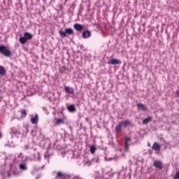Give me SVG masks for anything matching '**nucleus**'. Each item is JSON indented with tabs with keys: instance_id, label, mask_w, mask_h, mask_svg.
<instances>
[{
	"instance_id": "nucleus-10",
	"label": "nucleus",
	"mask_w": 179,
	"mask_h": 179,
	"mask_svg": "<svg viewBox=\"0 0 179 179\" xmlns=\"http://www.w3.org/2000/svg\"><path fill=\"white\" fill-rule=\"evenodd\" d=\"M152 150H155V152H160V149H162V146H160V144L155 142L152 145Z\"/></svg>"
},
{
	"instance_id": "nucleus-18",
	"label": "nucleus",
	"mask_w": 179,
	"mask_h": 179,
	"mask_svg": "<svg viewBox=\"0 0 179 179\" xmlns=\"http://www.w3.org/2000/svg\"><path fill=\"white\" fill-rule=\"evenodd\" d=\"M122 128V125L120 122L118 123V124L115 127V131L117 134H120L121 132V129Z\"/></svg>"
},
{
	"instance_id": "nucleus-15",
	"label": "nucleus",
	"mask_w": 179,
	"mask_h": 179,
	"mask_svg": "<svg viewBox=\"0 0 179 179\" xmlns=\"http://www.w3.org/2000/svg\"><path fill=\"white\" fill-rule=\"evenodd\" d=\"M67 110L69 113H75L76 111V108H75V105H70L67 106Z\"/></svg>"
},
{
	"instance_id": "nucleus-35",
	"label": "nucleus",
	"mask_w": 179,
	"mask_h": 179,
	"mask_svg": "<svg viewBox=\"0 0 179 179\" xmlns=\"http://www.w3.org/2000/svg\"><path fill=\"white\" fill-rule=\"evenodd\" d=\"M89 118H86V121H88Z\"/></svg>"
},
{
	"instance_id": "nucleus-19",
	"label": "nucleus",
	"mask_w": 179,
	"mask_h": 179,
	"mask_svg": "<svg viewBox=\"0 0 179 179\" xmlns=\"http://www.w3.org/2000/svg\"><path fill=\"white\" fill-rule=\"evenodd\" d=\"M24 37L26 38V40H31V38L33 37V36L31 35V34L29 33V32H25L24 34Z\"/></svg>"
},
{
	"instance_id": "nucleus-9",
	"label": "nucleus",
	"mask_w": 179,
	"mask_h": 179,
	"mask_svg": "<svg viewBox=\"0 0 179 179\" xmlns=\"http://www.w3.org/2000/svg\"><path fill=\"white\" fill-rule=\"evenodd\" d=\"M154 167L159 169V170H162L163 169V163L160 161L155 160L154 161Z\"/></svg>"
},
{
	"instance_id": "nucleus-30",
	"label": "nucleus",
	"mask_w": 179,
	"mask_h": 179,
	"mask_svg": "<svg viewBox=\"0 0 179 179\" xmlns=\"http://www.w3.org/2000/svg\"><path fill=\"white\" fill-rule=\"evenodd\" d=\"M29 149H30V146L29 145H25L24 150H29Z\"/></svg>"
},
{
	"instance_id": "nucleus-22",
	"label": "nucleus",
	"mask_w": 179,
	"mask_h": 179,
	"mask_svg": "<svg viewBox=\"0 0 179 179\" xmlns=\"http://www.w3.org/2000/svg\"><path fill=\"white\" fill-rule=\"evenodd\" d=\"M6 73V71L5 70V68L2 66H0V76H3Z\"/></svg>"
},
{
	"instance_id": "nucleus-16",
	"label": "nucleus",
	"mask_w": 179,
	"mask_h": 179,
	"mask_svg": "<svg viewBox=\"0 0 179 179\" xmlns=\"http://www.w3.org/2000/svg\"><path fill=\"white\" fill-rule=\"evenodd\" d=\"M153 117L152 116H150L143 120V125H146V124H149V122H151Z\"/></svg>"
},
{
	"instance_id": "nucleus-17",
	"label": "nucleus",
	"mask_w": 179,
	"mask_h": 179,
	"mask_svg": "<svg viewBox=\"0 0 179 179\" xmlns=\"http://www.w3.org/2000/svg\"><path fill=\"white\" fill-rule=\"evenodd\" d=\"M19 169L22 171H26V170H27V165L26 164H20L19 165Z\"/></svg>"
},
{
	"instance_id": "nucleus-21",
	"label": "nucleus",
	"mask_w": 179,
	"mask_h": 179,
	"mask_svg": "<svg viewBox=\"0 0 179 179\" xmlns=\"http://www.w3.org/2000/svg\"><path fill=\"white\" fill-rule=\"evenodd\" d=\"M62 124H64V120L55 119V125H62Z\"/></svg>"
},
{
	"instance_id": "nucleus-5",
	"label": "nucleus",
	"mask_w": 179,
	"mask_h": 179,
	"mask_svg": "<svg viewBox=\"0 0 179 179\" xmlns=\"http://www.w3.org/2000/svg\"><path fill=\"white\" fill-rule=\"evenodd\" d=\"M30 122L34 125H37V124H38V114L31 115Z\"/></svg>"
},
{
	"instance_id": "nucleus-33",
	"label": "nucleus",
	"mask_w": 179,
	"mask_h": 179,
	"mask_svg": "<svg viewBox=\"0 0 179 179\" xmlns=\"http://www.w3.org/2000/svg\"><path fill=\"white\" fill-rule=\"evenodd\" d=\"M148 146H149V148H150V143H148Z\"/></svg>"
},
{
	"instance_id": "nucleus-4",
	"label": "nucleus",
	"mask_w": 179,
	"mask_h": 179,
	"mask_svg": "<svg viewBox=\"0 0 179 179\" xmlns=\"http://www.w3.org/2000/svg\"><path fill=\"white\" fill-rule=\"evenodd\" d=\"M0 54L4 57H10V50L5 45H0Z\"/></svg>"
},
{
	"instance_id": "nucleus-26",
	"label": "nucleus",
	"mask_w": 179,
	"mask_h": 179,
	"mask_svg": "<svg viewBox=\"0 0 179 179\" xmlns=\"http://www.w3.org/2000/svg\"><path fill=\"white\" fill-rule=\"evenodd\" d=\"M21 115L22 117H26V115H27V113L26 112V110H21Z\"/></svg>"
},
{
	"instance_id": "nucleus-8",
	"label": "nucleus",
	"mask_w": 179,
	"mask_h": 179,
	"mask_svg": "<svg viewBox=\"0 0 179 179\" xmlns=\"http://www.w3.org/2000/svg\"><path fill=\"white\" fill-rule=\"evenodd\" d=\"M64 90L68 94H75V89H73V87L65 86Z\"/></svg>"
},
{
	"instance_id": "nucleus-23",
	"label": "nucleus",
	"mask_w": 179,
	"mask_h": 179,
	"mask_svg": "<svg viewBox=\"0 0 179 179\" xmlns=\"http://www.w3.org/2000/svg\"><path fill=\"white\" fill-rule=\"evenodd\" d=\"M27 41V40L26 39V38L24 36H21L20 38V43L21 44H26Z\"/></svg>"
},
{
	"instance_id": "nucleus-12",
	"label": "nucleus",
	"mask_w": 179,
	"mask_h": 179,
	"mask_svg": "<svg viewBox=\"0 0 179 179\" xmlns=\"http://www.w3.org/2000/svg\"><path fill=\"white\" fill-rule=\"evenodd\" d=\"M73 27L76 31H81L83 30V26L79 23H76L73 25Z\"/></svg>"
},
{
	"instance_id": "nucleus-27",
	"label": "nucleus",
	"mask_w": 179,
	"mask_h": 179,
	"mask_svg": "<svg viewBox=\"0 0 179 179\" xmlns=\"http://www.w3.org/2000/svg\"><path fill=\"white\" fill-rule=\"evenodd\" d=\"M31 134L32 136H36V135H37V130H36V129L31 130Z\"/></svg>"
},
{
	"instance_id": "nucleus-25",
	"label": "nucleus",
	"mask_w": 179,
	"mask_h": 179,
	"mask_svg": "<svg viewBox=\"0 0 179 179\" xmlns=\"http://www.w3.org/2000/svg\"><path fill=\"white\" fill-rule=\"evenodd\" d=\"M45 157V160H46L48 162V163L50 162V154H48V152H46L44 155Z\"/></svg>"
},
{
	"instance_id": "nucleus-31",
	"label": "nucleus",
	"mask_w": 179,
	"mask_h": 179,
	"mask_svg": "<svg viewBox=\"0 0 179 179\" xmlns=\"http://www.w3.org/2000/svg\"><path fill=\"white\" fill-rule=\"evenodd\" d=\"M25 129H26V132H29V129H28V127H25Z\"/></svg>"
},
{
	"instance_id": "nucleus-7",
	"label": "nucleus",
	"mask_w": 179,
	"mask_h": 179,
	"mask_svg": "<svg viewBox=\"0 0 179 179\" xmlns=\"http://www.w3.org/2000/svg\"><path fill=\"white\" fill-rule=\"evenodd\" d=\"M109 65H120L122 64L121 61L117 59H112L108 62Z\"/></svg>"
},
{
	"instance_id": "nucleus-34",
	"label": "nucleus",
	"mask_w": 179,
	"mask_h": 179,
	"mask_svg": "<svg viewBox=\"0 0 179 179\" xmlns=\"http://www.w3.org/2000/svg\"><path fill=\"white\" fill-rule=\"evenodd\" d=\"M0 138H2V133L0 132Z\"/></svg>"
},
{
	"instance_id": "nucleus-14",
	"label": "nucleus",
	"mask_w": 179,
	"mask_h": 179,
	"mask_svg": "<svg viewBox=\"0 0 179 179\" xmlns=\"http://www.w3.org/2000/svg\"><path fill=\"white\" fill-rule=\"evenodd\" d=\"M83 164H85V166H92V161L89 160L88 157H85L83 161Z\"/></svg>"
},
{
	"instance_id": "nucleus-6",
	"label": "nucleus",
	"mask_w": 179,
	"mask_h": 179,
	"mask_svg": "<svg viewBox=\"0 0 179 179\" xmlns=\"http://www.w3.org/2000/svg\"><path fill=\"white\" fill-rule=\"evenodd\" d=\"M131 139L129 137H125L124 138V150L126 152H128V150L129 149V143L131 142Z\"/></svg>"
},
{
	"instance_id": "nucleus-28",
	"label": "nucleus",
	"mask_w": 179,
	"mask_h": 179,
	"mask_svg": "<svg viewBox=\"0 0 179 179\" xmlns=\"http://www.w3.org/2000/svg\"><path fill=\"white\" fill-rule=\"evenodd\" d=\"M117 159H118V157H109V158H108V160L109 162H111V160H117Z\"/></svg>"
},
{
	"instance_id": "nucleus-32",
	"label": "nucleus",
	"mask_w": 179,
	"mask_h": 179,
	"mask_svg": "<svg viewBox=\"0 0 179 179\" xmlns=\"http://www.w3.org/2000/svg\"><path fill=\"white\" fill-rule=\"evenodd\" d=\"M177 96H179V91H176Z\"/></svg>"
},
{
	"instance_id": "nucleus-11",
	"label": "nucleus",
	"mask_w": 179,
	"mask_h": 179,
	"mask_svg": "<svg viewBox=\"0 0 179 179\" xmlns=\"http://www.w3.org/2000/svg\"><path fill=\"white\" fill-rule=\"evenodd\" d=\"M92 36V32L89 30L83 32V38H89Z\"/></svg>"
},
{
	"instance_id": "nucleus-20",
	"label": "nucleus",
	"mask_w": 179,
	"mask_h": 179,
	"mask_svg": "<svg viewBox=\"0 0 179 179\" xmlns=\"http://www.w3.org/2000/svg\"><path fill=\"white\" fill-rule=\"evenodd\" d=\"M137 107L138 110H142V111H146V106H145L143 103L137 104Z\"/></svg>"
},
{
	"instance_id": "nucleus-36",
	"label": "nucleus",
	"mask_w": 179,
	"mask_h": 179,
	"mask_svg": "<svg viewBox=\"0 0 179 179\" xmlns=\"http://www.w3.org/2000/svg\"><path fill=\"white\" fill-rule=\"evenodd\" d=\"M42 169H44V165H43Z\"/></svg>"
},
{
	"instance_id": "nucleus-13",
	"label": "nucleus",
	"mask_w": 179,
	"mask_h": 179,
	"mask_svg": "<svg viewBox=\"0 0 179 179\" xmlns=\"http://www.w3.org/2000/svg\"><path fill=\"white\" fill-rule=\"evenodd\" d=\"M120 122V124H122V127H124V128H127V127H129V125H131V121H129V120H127Z\"/></svg>"
},
{
	"instance_id": "nucleus-3",
	"label": "nucleus",
	"mask_w": 179,
	"mask_h": 179,
	"mask_svg": "<svg viewBox=\"0 0 179 179\" xmlns=\"http://www.w3.org/2000/svg\"><path fill=\"white\" fill-rule=\"evenodd\" d=\"M20 134H22L20 132V126L10 129L9 134L10 135L11 138H19V135H20Z\"/></svg>"
},
{
	"instance_id": "nucleus-1",
	"label": "nucleus",
	"mask_w": 179,
	"mask_h": 179,
	"mask_svg": "<svg viewBox=\"0 0 179 179\" xmlns=\"http://www.w3.org/2000/svg\"><path fill=\"white\" fill-rule=\"evenodd\" d=\"M22 155L23 154L22 152L17 153L13 159L10 157L6 159L5 164H10V171L9 172L4 173V171L1 169L0 174L2 178H3V177H10V176H17L19 174V171H17V168L15 163H20L21 162H23V157H22Z\"/></svg>"
},
{
	"instance_id": "nucleus-29",
	"label": "nucleus",
	"mask_w": 179,
	"mask_h": 179,
	"mask_svg": "<svg viewBox=\"0 0 179 179\" xmlns=\"http://www.w3.org/2000/svg\"><path fill=\"white\" fill-rule=\"evenodd\" d=\"M37 158L36 160H41V156L40 155V153H37L36 154Z\"/></svg>"
},
{
	"instance_id": "nucleus-24",
	"label": "nucleus",
	"mask_w": 179,
	"mask_h": 179,
	"mask_svg": "<svg viewBox=\"0 0 179 179\" xmlns=\"http://www.w3.org/2000/svg\"><path fill=\"white\" fill-rule=\"evenodd\" d=\"M90 153L93 155L94 152H96V147H94V145L90 146Z\"/></svg>"
},
{
	"instance_id": "nucleus-2",
	"label": "nucleus",
	"mask_w": 179,
	"mask_h": 179,
	"mask_svg": "<svg viewBox=\"0 0 179 179\" xmlns=\"http://www.w3.org/2000/svg\"><path fill=\"white\" fill-rule=\"evenodd\" d=\"M59 34L60 37H62L63 38H65L67 36H73L74 32L73 29L71 28H66L65 30L60 29L59 31Z\"/></svg>"
}]
</instances>
